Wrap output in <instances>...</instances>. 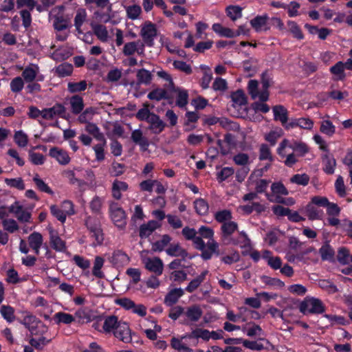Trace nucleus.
<instances>
[{"instance_id":"1","label":"nucleus","mask_w":352,"mask_h":352,"mask_svg":"<svg viewBox=\"0 0 352 352\" xmlns=\"http://www.w3.org/2000/svg\"><path fill=\"white\" fill-rule=\"evenodd\" d=\"M287 147L292 149L293 153H294L297 157H304L309 151V148L307 144L302 141L283 139L279 144L277 148V153L281 157H285V154L284 153V150Z\"/></svg>"},{"instance_id":"2","label":"nucleus","mask_w":352,"mask_h":352,"mask_svg":"<svg viewBox=\"0 0 352 352\" xmlns=\"http://www.w3.org/2000/svg\"><path fill=\"white\" fill-rule=\"evenodd\" d=\"M85 225L89 231L90 237L94 240L93 246L101 245L104 238L100 220L89 216L85 220Z\"/></svg>"},{"instance_id":"3","label":"nucleus","mask_w":352,"mask_h":352,"mask_svg":"<svg viewBox=\"0 0 352 352\" xmlns=\"http://www.w3.org/2000/svg\"><path fill=\"white\" fill-rule=\"evenodd\" d=\"M299 310L304 315L321 314L325 311V306L319 298L307 296L300 303Z\"/></svg>"},{"instance_id":"4","label":"nucleus","mask_w":352,"mask_h":352,"mask_svg":"<svg viewBox=\"0 0 352 352\" xmlns=\"http://www.w3.org/2000/svg\"><path fill=\"white\" fill-rule=\"evenodd\" d=\"M201 328H196L190 333H187L177 338L173 337L170 340V346L173 349L178 352H192V349L189 348L186 344L183 343L184 340L186 339H195L197 340L201 337Z\"/></svg>"},{"instance_id":"5","label":"nucleus","mask_w":352,"mask_h":352,"mask_svg":"<svg viewBox=\"0 0 352 352\" xmlns=\"http://www.w3.org/2000/svg\"><path fill=\"white\" fill-rule=\"evenodd\" d=\"M109 215L114 225L120 229L126 226V214L118 203L111 201L109 204Z\"/></svg>"},{"instance_id":"6","label":"nucleus","mask_w":352,"mask_h":352,"mask_svg":"<svg viewBox=\"0 0 352 352\" xmlns=\"http://www.w3.org/2000/svg\"><path fill=\"white\" fill-rule=\"evenodd\" d=\"M140 35L144 43L148 47L154 44V38L157 36V29L154 23L146 21L141 29Z\"/></svg>"},{"instance_id":"7","label":"nucleus","mask_w":352,"mask_h":352,"mask_svg":"<svg viewBox=\"0 0 352 352\" xmlns=\"http://www.w3.org/2000/svg\"><path fill=\"white\" fill-rule=\"evenodd\" d=\"M56 116L67 119L66 108L61 103H56L53 107L43 109V118L45 120H53Z\"/></svg>"},{"instance_id":"8","label":"nucleus","mask_w":352,"mask_h":352,"mask_svg":"<svg viewBox=\"0 0 352 352\" xmlns=\"http://www.w3.org/2000/svg\"><path fill=\"white\" fill-rule=\"evenodd\" d=\"M120 322L121 321H118L117 316L111 315L104 318L101 329L99 328L100 325L98 322L94 323L93 327L100 332L104 333L105 334L113 333L117 326H118Z\"/></svg>"},{"instance_id":"9","label":"nucleus","mask_w":352,"mask_h":352,"mask_svg":"<svg viewBox=\"0 0 352 352\" xmlns=\"http://www.w3.org/2000/svg\"><path fill=\"white\" fill-rule=\"evenodd\" d=\"M115 338L124 343H130L132 341V333L127 322L121 321L113 332Z\"/></svg>"},{"instance_id":"10","label":"nucleus","mask_w":352,"mask_h":352,"mask_svg":"<svg viewBox=\"0 0 352 352\" xmlns=\"http://www.w3.org/2000/svg\"><path fill=\"white\" fill-rule=\"evenodd\" d=\"M64 205H69V209L66 212L61 210L56 205H52L50 208V212L52 216L56 217L58 221H60L62 223H65L66 221L67 215H72L74 214V210L73 208V204L70 201H65L63 202Z\"/></svg>"},{"instance_id":"11","label":"nucleus","mask_w":352,"mask_h":352,"mask_svg":"<svg viewBox=\"0 0 352 352\" xmlns=\"http://www.w3.org/2000/svg\"><path fill=\"white\" fill-rule=\"evenodd\" d=\"M50 245L56 252H65L67 250V245L59 236L58 232L52 228L49 230Z\"/></svg>"},{"instance_id":"12","label":"nucleus","mask_w":352,"mask_h":352,"mask_svg":"<svg viewBox=\"0 0 352 352\" xmlns=\"http://www.w3.org/2000/svg\"><path fill=\"white\" fill-rule=\"evenodd\" d=\"M184 314L187 317V319L182 320L180 323L184 325H189V321L197 322L201 318L203 311L199 306L195 305L188 307Z\"/></svg>"},{"instance_id":"13","label":"nucleus","mask_w":352,"mask_h":352,"mask_svg":"<svg viewBox=\"0 0 352 352\" xmlns=\"http://www.w3.org/2000/svg\"><path fill=\"white\" fill-rule=\"evenodd\" d=\"M161 227V223L155 220H150L146 223H143L139 228V236L144 239L148 237L157 228Z\"/></svg>"},{"instance_id":"14","label":"nucleus","mask_w":352,"mask_h":352,"mask_svg":"<svg viewBox=\"0 0 352 352\" xmlns=\"http://www.w3.org/2000/svg\"><path fill=\"white\" fill-rule=\"evenodd\" d=\"M148 123L149 124L148 129L155 135L161 133L166 126V123L155 113L151 115Z\"/></svg>"},{"instance_id":"15","label":"nucleus","mask_w":352,"mask_h":352,"mask_svg":"<svg viewBox=\"0 0 352 352\" xmlns=\"http://www.w3.org/2000/svg\"><path fill=\"white\" fill-rule=\"evenodd\" d=\"M131 138L132 141L140 146L142 151H146L149 146V142L147 138L143 135L140 129H135L132 131Z\"/></svg>"},{"instance_id":"16","label":"nucleus","mask_w":352,"mask_h":352,"mask_svg":"<svg viewBox=\"0 0 352 352\" xmlns=\"http://www.w3.org/2000/svg\"><path fill=\"white\" fill-rule=\"evenodd\" d=\"M145 267L156 276H160L163 273L164 264L159 257L148 258L145 264Z\"/></svg>"},{"instance_id":"17","label":"nucleus","mask_w":352,"mask_h":352,"mask_svg":"<svg viewBox=\"0 0 352 352\" xmlns=\"http://www.w3.org/2000/svg\"><path fill=\"white\" fill-rule=\"evenodd\" d=\"M49 155L52 158H55L62 165H66L70 162V157L67 153L58 147L51 148L49 151Z\"/></svg>"},{"instance_id":"18","label":"nucleus","mask_w":352,"mask_h":352,"mask_svg":"<svg viewBox=\"0 0 352 352\" xmlns=\"http://www.w3.org/2000/svg\"><path fill=\"white\" fill-rule=\"evenodd\" d=\"M130 258L128 255L120 250H115L111 258V262L114 266L123 267L129 263Z\"/></svg>"},{"instance_id":"19","label":"nucleus","mask_w":352,"mask_h":352,"mask_svg":"<svg viewBox=\"0 0 352 352\" xmlns=\"http://www.w3.org/2000/svg\"><path fill=\"white\" fill-rule=\"evenodd\" d=\"M184 294V290L182 288H175L170 289L164 298V303L168 307H171L177 302L178 300Z\"/></svg>"},{"instance_id":"20","label":"nucleus","mask_w":352,"mask_h":352,"mask_svg":"<svg viewBox=\"0 0 352 352\" xmlns=\"http://www.w3.org/2000/svg\"><path fill=\"white\" fill-rule=\"evenodd\" d=\"M166 252L170 256H181L182 260H185L186 258H192V256H188V252L182 248L179 243L170 244V246L166 250Z\"/></svg>"},{"instance_id":"21","label":"nucleus","mask_w":352,"mask_h":352,"mask_svg":"<svg viewBox=\"0 0 352 352\" xmlns=\"http://www.w3.org/2000/svg\"><path fill=\"white\" fill-rule=\"evenodd\" d=\"M217 247H219V243L214 241H208L207 244L204 245V249L201 250V257L204 261H208L211 259L214 252L217 250Z\"/></svg>"},{"instance_id":"22","label":"nucleus","mask_w":352,"mask_h":352,"mask_svg":"<svg viewBox=\"0 0 352 352\" xmlns=\"http://www.w3.org/2000/svg\"><path fill=\"white\" fill-rule=\"evenodd\" d=\"M69 104L72 113L74 115L80 114L85 107L82 97L78 94L74 95L70 98Z\"/></svg>"},{"instance_id":"23","label":"nucleus","mask_w":352,"mask_h":352,"mask_svg":"<svg viewBox=\"0 0 352 352\" xmlns=\"http://www.w3.org/2000/svg\"><path fill=\"white\" fill-rule=\"evenodd\" d=\"M307 218L311 220H321L324 216L322 210L318 209L315 205L309 202L305 207Z\"/></svg>"},{"instance_id":"24","label":"nucleus","mask_w":352,"mask_h":352,"mask_svg":"<svg viewBox=\"0 0 352 352\" xmlns=\"http://www.w3.org/2000/svg\"><path fill=\"white\" fill-rule=\"evenodd\" d=\"M274 113V119L280 121L282 124H285L288 121V111L283 105H275L272 107Z\"/></svg>"},{"instance_id":"25","label":"nucleus","mask_w":352,"mask_h":352,"mask_svg":"<svg viewBox=\"0 0 352 352\" xmlns=\"http://www.w3.org/2000/svg\"><path fill=\"white\" fill-rule=\"evenodd\" d=\"M322 162L324 164L323 171L327 175L333 174L336 166V161L333 156L325 154L322 156Z\"/></svg>"},{"instance_id":"26","label":"nucleus","mask_w":352,"mask_h":352,"mask_svg":"<svg viewBox=\"0 0 352 352\" xmlns=\"http://www.w3.org/2000/svg\"><path fill=\"white\" fill-rule=\"evenodd\" d=\"M319 254L322 261H333L334 259L335 251L329 242H325L322 245L319 249Z\"/></svg>"},{"instance_id":"27","label":"nucleus","mask_w":352,"mask_h":352,"mask_svg":"<svg viewBox=\"0 0 352 352\" xmlns=\"http://www.w3.org/2000/svg\"><path fill=\"white\" fill-rule=\"evenodd\" d=\"M53 320L56 324H70L74 322L76 319L72 314L59 311L54 315Z\"/></svg>"},{"instance_id":"28","label":"nucleus","mask_w":352,"mask_h":352,"mask_svg":"<svg viewBox=\"0 0 352 352\" xmlns=\"http://www.w3.org/2000/svg\"><path fill=\"white\" fill-rule=\"evenodd\" d=\"M330 72L335 76V80H344L346 78L344 73V65L342 61L337 62L334 65L330 67Z\"/></svg>"},{"instance_id":"29","label":"nucleus","mask_w":352,"mask_h":352,"mask_svg":"<svg viewBox=\"0 0 352 352\" xmlns=\"http://www.w3.org/2000/svg\"><path fill=\"white\" fill-rule=\"evenodd\" d=\"M238 230V224L234 221H228L221 226V237L224 239L230 236Z\"/></svg>"},{"instance_id":"30","label":"nucleus","mask_w":352,"mask_h":352,"mask_svg":"<svg viewBox=\"0 0 352 352\" xmlns=\"http://www.w3.org/2000/svg\"><path fill=\"white\" fill-rule=\"evenodd\" d=\"M208 271L205 270L201 273L199 276H197L195 278L192 279L188 286L186 287L185 290L189 293H192L195 291L199 285L204 282L206 278V276L208 274Z\"/></svg>"},{"instance_id":"31","label":"nucleus","mask_w":352,"mask_h":352,"mask_svg":"<svg viewBox=\"0 0 352 352\" xmlns=\"http://www.w3.org/2000/svg\"><path fill=\"white\" fill-rule=\"evenodd\" d=\"M147 98L151 100L160 101L162 99H170V95L167 91L162 88H156L147 95Z\"/></svg>"},{"instance_id":"32","label":"nucleus","mask_w":352,"mask_h":352,"mask_svg":"<svg viewBox=\"0 0 352 352\" xmlns=\"http://www.w3.org/2000/svg\"><path fill=\"white\" fill-rule=\"evenodd\" d=\"M92 30L94 34L97 36V38L102 42H105L107 41L108 38V31L107 28L101 24H91Z\"/></svg>"},{"instance_id":"33","label":"nucleus","mask_w":352,"mask_h":352,"mask_svg":"<svg viewBox=\"0 0 352 352\" xmlns=\"http://www.w3.org/2000/svg\"><path fill=\"white\" fill-rule=\"evenodd\" d=\"M269 17L267 14L257 15L250 20V25L256 32L261 31L262 28L264 27L267 23Z\"/></svg>"},{"instance_id":"34","label":"nucleus","mask_w":352,"mask_h":352,"mask_svg":"<svg viewBox=\"0 0 352 352\" xmlns=\"http://www.w3.org/2000/svg\"><path fill=\"white\" fill-rule=\"evenodd\" d=\"M172 238L168 234H164L162 239L152 243V250L153 252H162L171 241Z\"/></svg>"},{"instance_id":"35","label":"nucleus","mask_w":352,"mask_h":352,"mask_svg":"<svg viewBox=\"0 0 352 352\" xmlns=\"http://www.w3.org/2000/svg\"><path fill=\"white\" fill-rule=\"evenodd\" d=\"M38 70L36 65L26 67L22 72V76L27 82H31L36 78Z\"/></svg>"},{"instance_id":"36","label":"nucleus","mask_w":352,"mask_h":352,"mask_svg":"<svg viewBox=\"0 0 352 352\" xmlns=\"http://www.w3.org/2000/svg\"><path fill=\"white\" fill-rule=\"evenodd\" d=\"M96 113L95 108L90 107L86 108L84 111L78 114V121L81 124H88L93 119L94 115Z\"/></svg>"},{"instance_id":"37","label":"nucleus","mask_w":352,"mask_h":352,"mask_svg":"<svg viewBox=\"0 0 352 352\" xmlns=\"http://www.w3.org/2000/svg\"><path fill=\"white\" fill-rule=\"evenodd\" d=\"M136 77L139 84L148 85L152 80L151 73L144 68L140 69L138 71Z\"/></svg>"},{"instance_id":"38","label":"nucleus","mask_w":352,"mask_h":352,"mask_svg":"<svg viewBox=\"0 0 352 352\" xmlns=\"http://www.w3.org/2000/svg\"><path fill=\"white\" fill-rule=\"evenodd\" d=\"M104 260L101 256H98L95 258L94 265V267L92 270V274L94 276L99 278H104V274L100 270L104 265Z\"/></svg>"},{"instance_id":"39","label":"nucleus","mask_w":352,"mask_h":352,"mask_svg":"<svg viewBox=\"0 0 352 352\" xmlns=\"http://www.w3.org/2000/svg\"><path fill=\"white\" fill-rule=\"evenodd\" d=\"M53 26L57 31H63L69 28V21L63 16H56L54 19Z\"/></svg>"},{"instance_id":"40","label":"nucleus","mask_w":352,"mask_h":352,"mask_svg":"<svg viewBox=\"0 0 352 352\" xmlns=\"http://www.w3.org/2000/svg\"><path fill=\"white\" fill-rule=\"evenodd\" d=\"M87 87V81L83 80L78 82H69L67 84V90L70 93H77L85 91Z\"/></svg>"},{"instance_id":"41","label":"nucleus","mask_w":352,"mask_h":352,"mask_svg":"<svg viewBox=\"0 0 352 352\" xmlns=\"http://www.w3.org/2000/svg\"><path fill=\"white\" fill-rule=\"evenodd\" d=\"M226 11L227 16L232 21H236L242 16V8L239 6H229Z\"/></svg>"},{"instance_id":"42","label":"nucleus","mask_w":352,"mask_h":352,"mask_svg":"<svg viewBox=\"0 0 352 352\" xmlns=\"http://www.w3.org/2000/svg\"><path fill=\"white\" fill-rule=\"evenodd\" d=\"M232 219V212L230 210L226 209L217 211L214 214V219L222 224L230 221Z\"/></svg>"},{"instance_id":"43","label":"nucleus","mask_w":352,"mask_h":352,"mask_svg":"<svg viewBox=\"0 0 352 352\" xmlns=\"http://www.w3.org/2000/svg\"><path fill=\"white\" fill-rule=\"evenodd\" d=\"M33 182H34L35 185L36 186L37 188L43 192H46L49 195H52L54 192L50 188V186L44 182L43 179H41L39 177V175L38 174H36L34 177H33Z\"/></svg>"},{"instance_id":"44","label":"nucleus","mask_w":352,"mask_h":352,"mask_svg":"<svg viewBox=\"0 0 352 352\" xmlns=\"http://www.w3.org/2000/svg\"><path fill=\"white\" fill-rule=\"evenodd\" d=\"M14 141L19 147H25L28 143V137L23 131H15Z\"/></svg>"},{"instance_id":"45","label":"nucleus","mask_w":352,"mask_h":352,"mask_svg":"<svg viewBox=\"0 0 352 352\" xmlns=\"http://www.w3.org/2000/svg\"><path fill=\"white\" fill-rule=\"evenodd\" d=\"M320 131L322 133L331 137L336 133V126L333 124L332 122L325 120L322 122Z\"/></svg>"},{"instance_id":"46","label":"nucleus","mask_w":352,"mask_h":352,"mask_svg":"<svg viewBox=\"0 0 352 352\" xmlns=\"http://www.w3.org/2000/svg\"><path fill=\"white\" fill-rule=\"evenodd\" d=\"M0 313L3 318L8 322H11L14 319V309L9 305H2L0 309Z\"/></svg>"},{"instance_id":"47","label":"nucleus","mask_w":352,"mask_h":352,"mask_svg":"<svg viewBox=\"0 0 352 352\" xmlns=\"http://www.w3.org/2000/svg\"><path fill=\"white\" fill-rule=\"evenodd\" d=\"M231 98L233 102L235 104L242 106L247 103V98L241 89H238L237 91L233 92L231 94Z\"/></svg>"},{"instance_id":"48","label":"nucleus","mask_w":352,"mask_h":352,"mask_svg":"<svg viewBox=\"0 0 352 352\" xmlns=\"http://www.w3.org/2000/svg\"><path fill=\"white\" fill-rule=\"evenodd\" d=\"M4 181L6 185L11 188H14L19 190H23L25 189V184L21 177L11 179L6 178Z\"/></svg>"},{"instance_id":"49","label":"nucleus","mask_w":352,"mask_h":352,"mask_svg":"<svg viewBox=\"0 0 352 352\" xmlns=\"http://www.w3.org/2000/svg\"><path fill=\"white\" fill-rule=\"evenodd\" d=\"M309 176L306 173L296 174L290 178V182L293 184L305 186L309 184Z\"/></svg>"},{"instance_id":"50","label":"nucleus","mask_w":352,"mask_h":352,"mask_svg":"<svg viewBox=\"0 0 352 352\" xmlns=\"http://www.w3.org/2000/svg\"><path fill=\"white\" fill-rule=\"evenodd\" d=\"M56 71L60 77L69 76L72 74L73 66L69 63H63L56 67Z\"/></svg>"},{"instance_id":"51","label":"nucleus","mask_w":352,"mask_h":352,"mask_svg":"<svg viewBox=\"0 0 352 352\" xmlns=\"http://www.w3.org/2000/svg\"><path fill=\"white\" fill-rule=\"evenodd\" d=\"M196 212L201 215L206 214L208 211V203L204 199H197L194 202Z\"/></svg>"},{"instance_id":"52","label":"nucleus","mask_w":352,"mask_h":352,"mask_svg":"<svg viewBox=\"0 0 352 352\" xmlns=\"http://www.w3.org/2000/svg\"><path fill=\"white\" fill-rule=\"evenodd\" d=\"M287 25L289 28V30L291 33L293 34L294 37L298 39L302 40L304 38V35L298 26V25L293 21H288Z\"/></svg>"},{"instance_id":"53","label":"nucleus","mask_w":352,"mask_h":352,"mask_svg":"<svg viewBox=\"0 0 352 352\" xmlns=\"http://www.w3.org/2000/svg\"><path fill=\"white\" fill-rule=\"evenodd\" d=\"M30 248H37L41 246L43 243V236L39 232H34L28 238Z\"/></svg>"},{"instance_id":"54","label":"nucleus","mask_w":352,"mask_h":352,"mask_svg":"<svg viewBox=\"0 0 352 352\" xmlns=\"http://www.w3.org/2000/svg\"><path fill=\"white\" fill-rule=\"evenodd\" d=\"M10 86L13 93H19L23 89V80L20 76L15 77L11 80Z\"/></svg>"},{"instance_id":"55","label":"nucleus","mask_w":352,"mask_h":352,"mask_svg":"<svg viewBox=\"0 0 352 352\" xmlns=\"http://www.w3.org/2000/svg\"><path fill=\"white\" fill-rule=\"evenodd\" d=\"M271 190L274 195H287L289 194L288 190L280 182L272 183Z\"/></svg>"},{"instance_id":"56","label":"nucleus","mask_w":352,"mask_h":352,"mask_svg":"<svg viewBox=\"0 0 352 352\" xmlns=\"http://www.w3.org/2000/svg\"><path fill=\"white\" fill-rule=\"evenodd\" d=\"M349 251L345 248H339L337 254V260L341 265H346L349 263Z\"/></svg>"},{"instance_id":"57","label":"nucleus","mask_w":352,"mask_h":352,"mask_svg":"<svg viewBox=\"0 0 352 352\" xmlns=\"http://www.w3.org/2000/svg\"><path fill=\"white\" fill-rule=\"evenodd\" d=\"M142 12L141 7L138 5H133L126 8V14L129 19H137Z\"/></svg>"},{"instance_id":"58","label":"nucleus","mask_w":352,"mask_h":352,"mask_svg":"<svg viewBox=\"0 0 352 352\" xmlns=\"http://www.w3.org/2000/svg\"><path fill=\"white\" fill-rule=\"evenodd\" d=\"M234 173V170L232 167H223L219 172L217 173V179L219 182H223L232 176Z\"/></svg>"},{"instance_id":"59","label":"nucleus","mask_w":352,"mask_h":352,"mask_svg":"<svg viewBox=\"0 0 352 352\" xmlns=\"http://www.w3.org/2000/svg\"><path fill=\"white\" fill-rule=\"evenodd\" d=\"M188 102V93L186 90L179 91L177 94L176 105L179 108L186 106Z\"/></svg>"},{"instance_id":"60","label":"nucleus","mask_w":352,"mask_h":352,"mask_svg":"<svg viewBox=\"0 0 352 352\" xmlns=\"http://www.w3.org/2000/svg\"><path fill=\"white\" fill-rule=\"evenodd\" d=\"M173 65L175 69L184 72L186 74H190L192 72L191 66L182 60H174Z\"/></svg>"},{"instance_id":"61","label":"nucleus","mask_w":352,"mask_h":352,"mask_svg":"<svg viewBox=\"0 0 352 352\" xmlns=\"http://www.w3.org/2000/svg\"><path fill=\"white\" fill-rule=\"evenodd\" d=\"M259 160L261 161L269 160L271 162L273 160L271 151H270L269 146L265 144H261V146L260 147Z\"/></svg>"},{"instance_id":"62","label":"nucleus","mask_w":352,"mask_h":352,"mask_svg":"<svg viewBox=\"0 0 352 352\" xmlns=\"http://www.w3.org/2000/svg\"><path fill=\"white\" fill-rule=\"evenodd\" d=\"M258 82L256 80H250L248 84V91L252 99H256L258 96Z\"/></svg>"},{"instance_id":"63","label":"nucleus","mask_w":352,"mask_h":352,"mask_svg":"<svg viewBox=\"0 0 352 352\" xmlns=\"http://www.w3.org/2000/svg\"><path fill=\"white\" fill-rule=\"evenodd\" d=\"M249 155L247 153H239L233 157V161L236 165L248 166L249 164Z\"/></svg>"},{"instance_id":"64","label":"nucleus","mask_w":352,"mask_h":352,"mask_svg":"<svg viewBox=\"0 0 352 352\" xmlns=\"http://www.w3.org/2000/svg\"><path fill=\"white\" fill-rule=\"evenodd\" d=\"M29 160L34 165H42L45 162V157L39 153L29 151Z\"/></svg>"}]
</instances>
